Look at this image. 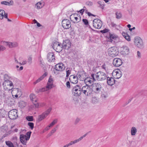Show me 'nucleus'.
<instances>
[{
    "instance_id": "nucleus-12",
    "label": "nucleus",
    "mask_w": 147,
    "mask_h": 147,
    "mask_svg": "<svg viewBox=\"0 0 147 147\" xmlns=\"http://www.w3.org/2000/svg\"><path fill=\"white\" fill-rule=\"evenodd\" d=\"M122 61L120 58H116L113 60V65L115 67H119L122 65Z\"/></svg>"
},
{
    "instance_id": "nucleus-5",
    "label": "nucleus",
    "mask_w": 147,
    "mask_h": 147,
    "mask_svg": "<svg viewBox=\"0 0 147 147\" xmlns=\"http://www.w3.org/2000/svg\"><path fill=\"white\" fill-rule=\"evenodd\" d=\"M116 48L115 47H112L109 48L108 50V52L109 55L114 57L117 56L119 53L118 51H116Z\"/></svg>"
},
{
    "instance_id": "nucleus-37",
    "label": "nucleus",
    "mask_w": 147,
    "mask_h": 147,
    "mask_svg": "<svg viewBox=\"0 0 147 147\" xmlns=\"http://www.w3.org/2000/svg\"><path fill=\"white\" fill-rule=\"evenodd\" d=\"M0 130L3 132H5L7 131V127L6 125H4L1 127Z\"/></svg>"
},
{
    "instance_id": "nucleus-15",
    "label": "nucleus",
    "mask_w": 147,
    "mask_h": 147,
    "mask_svg": "<svg viewBox=\"0 0 147 147\" xmlns=\"http://www.w3.org/2000/svg\"><path fill=\"white\" fill-rule=\"evenodd\" d=\"M3 44L5 45L8 46L9 47L11 48L16 47L18 46V44L16 42H11L4 41Z\"/></svg>"
},
{
    "instance_id": "nucleus-56",
    "label": "nucleus",
    "mask_w": 147,
    "mask_h": 147,
    "mask_svg": "<svg viewBox=\"0 0 147 147\" xmlns=\"http://www.w3.org/2000/svg\"><path fill=\"white\" fill-rule=\"evenodd\" d=\"M66 85L67 88H70V84L69 81L67 82Z\"/></svg>"
},
{
    "instance_id": "nucleus-31",
    "label": "nucleus",
    "mask_w": 147,
    "mask_h": 147,
    "mask_svg": "<svg viewBox=\"0 0 147 147\" xmlns=\"http://www.w3.org/2000/svg\"><path fill=\"white\" fill-rule=\"evenodd\" d=\"M43 6V5L41 3L38 2L36 3L35 5V7L38 9L41 8Z\"/></svg>"
},
{
    "instance_id": "nucleus-53",
    "label": "nucleus",
    "mask_w": 147,
    "mask_h": 147,
    "mask_svg": "<svg viewBox=\"0 0 147 147\" xmlns=\"http://www.w3.org/2000/svg\"><path fill=\"white\" fill-rule=\"evenodd\" d=\"M47 89L46 87H44L43 88H42L39 89V91L40 92H43L47 90Z\"/></svg>"
},
{
    "instance_id": "nucleus-58",
    "label": "nucleus",
    "mask_w": 147,
    "mask_h": 147,
    "mask_svg": "<svg viewBox=\"0 0 147 147\" xmlns=\"http://www.w3.org/2000/svg\"><path fill=\"white\" fill-rule=\"evenodd\" d=\"M67 144L69 146H70L74 144V143L73 141H71L69 142V143Z\"/></svg>"
},
{
    "instance_id": "nucleus-13",
    "label": "nucleus",
    "mask_w": 147,
    "mask_h": 147,
    "mask_svg": "<svg viewBox=\"0 0 147 147\" xmlns=\"http://www.w3.org/2000/svg\"><path fill=\"white\" fill-rule=\"evenodd\" d=\"M65 67L64 64L62 63H59L56 64L55 66V69L57 71H62L64 70Z\"/></svg>"
},
{
    "instance_id": "nucleus-20",
    "label": "nucleus",
    "mask_w": 147,
    "mask_h": 147,
    "mask_svg": "<svg viewBox=\"0 0 147 147\" xmlns=\"http://www.w3.org/2000/svg\"><path fill=\"white\" fill-rule=\"evenodd\" d=\"M47 58L48 61L50 62H52L54 60L55 56L53 52L49 53L47 56Z\"/></svg>"
},
{
    "instance_id": "nucleus-60",
    "label": "nucleus",
    "mask_w": 147,
    "mask_h": 147,
    "mask_svg": "<svg viewBox=\"0 0 147 147\" xmlns=\"http://www.w3.org/2000/svg\"><path fill=\"white\" fill-rule=\"evenodd\" d=\"M84 8H86L85 7H83V9L80 10L79 12H80V13H81L82 14L84 12Z\"/></svg>"
},
{
    "instance_id": "nucleus-26",
    "label": "nucleus",
    "mask_w": 147,
    "mask_h": 147,
    "mask_svg": "<svg viewBox=\"0 0 147 147\" xmlns=\"http://www.w3.org/2000/svg\"><path fill=\"white\" fill-rule=\"evenodd\" d=\"M79 16V15L78 14L75 13V14H73V15L71 16V17H70V18H74L75 19V20L76 21L75 22H74V21L73 22H74V23L78 22L79 21H77L78 19V18L77 16Z\"/></svg>"
},
{
    "instance_id": "nucleus-35",
    "label": "nucleus",
    "mask_w": 147,
    "mask_h": 147,
    "mask_svg": "<svg viewBox=\"0 0 147 147\" xmlns=\"http://www.w3.org/2000/svg\"><path fill=\"white\" fill-rule=\"evenodd\" d=\"M57 121L58 120L57 119H54L53 121L49 125V127H51L57 123Z\"/></svg>"
},
{
    "instance_id": "nucleus-43",
    "label": "nucleus",
    "mask_w": 147,
    "mask_h": 147,
    "mask_svg": "<svg viewBox=\"0 0 147 147\" xmlns=\"http://www.w3.org/2000/svg\"><path fill=\"white\" fill-rule=\"evenodd\" d=\"M100 5V7L102 9L104 8V5L102 3L104 2L101 1H98L97 2Z\"/></svg>"
},
{
    "instance_id": "nucleus-47",
    "label": "nucleus",
    "mask_w": 147,
    "mask_h": 147,
    "mask_svg": "<svg viewBox=\"0 0 147 147\" xmlns=\"http://www.w3.org/2000/svg\"><path fill=\"white\" fill-rule=\"evenodd\" d=\"M82 21L84 23V24L86 25H87L88 24V20L86 19H83L82 20Z\"/></svg>"
},
{
    "instance_id": "nucleus-54",
    "label": "nucleus",
    "mask_w": 147,
    "mask_h": 147,
    "mask_svg": "<svg viewBox=\"0 0 147 147\" xmlns=\"http://www.w3.org/2000/svg\"><path fill=\"white\" fill-rule=\"evenodd\" d=\"M109 31V30L108 29H105L101 31V32L102 33H106Z\"/></svg>"
},
{
    "instance_id": "nucleus-44",
    "label": "nucleus",
    "mask_w": 147,
    "mask_h": 147,
    "mask_svg": "<svg viewBox=\"0 0 147 147\" xmlns=\"http://www.w3.org/2000/svg\"><path fill=\"white\" fill-rule=\"evenodd\" d=\"M16 90L17 91V94L19 95L20 97L22 95L21 90L18 88H16Z\"/></svg>"
},
{
    "instance_id": "nucleus-29",
    "label": "nucleus",
    "mask_w": 147,
    "mask_h": 147,
    "mask_svg": "<svg viewBox=\"0 0 147 147\" xmlns=\"http://www.w3.org/2000/svg\"><path fill=\"white\" fill-rule=\"evenodd\" d=\"M84 81L86 83H89V84H91L93 82V81L92 80V78L90 77L86 78L85 79Z\"/></svg>"
},
{
    "instance_id": "nucleus-11",
    "label": "nucleus",
    "mask_w": 147,
    "mask_h": 147,
    "mask_svg": "<svg viewBox=\"0 0 147 147\" xmlns=\"http://www.w3.org/2000/svg\"><path fill=\"white\" fill-rule=\"evenodd\" d=\"M3 85L5 88L6 87L8 90H11L13 87V83L10 80L7 82L4 81L3 83Z\"/></svg>"
},
{
    "instance_id": "nucleus-39",
    "label": "nucleus",
    "mask_w": 147,
    "mask_h": 147,
    "mask_svg": "<svg viewBox=\"0 0 147 147\" xmlns=\"http://www.w3.org/2000/svg\"><path fill=\"white\" fill-rule=\"evenodd\" d=\"M59 43V42H54L53 44V48L55 50L56 49H57V45H58Z\"/></svg>"
},
{
    "instance_id": "nucleus-45",
    "label": "nucleus",
    "mask_w": 147,
    "mask_h": 147,
    "mask_svg": "<svg viewBox=\"0 0 147 147\" xmlns=\"http://www.w3.org/2000/svg\"><path fill=\"white\" fill-rule=\"evenodd\" d=\"M87 91V95H88V93L90 94L91 92V88L88 86V88L86 90Z\"/></svg>"
},
{
    "instance_id": "nucleus-8",
    "label": "nucleus",
    "mask_w": 147,
    "mask_h": 147,
    "mask_svg": "<svg viewBox=\"0 0 147 147\" xmlns=\"http://www.w3.org/2000/svg\"><path fill=\"white\" fill-rule=\"evenodd\" d=\"M72 91L74 93V95L76 96H80L82 93V89L80 86L76 85L72 89Z\"/></svg>"
},
{
    "instance_id": "nucleus-30",
    "label": "nucleus",
    "mask_w": 147,
    "mask_h": 147,
    "mask_svg": "<svg viewBox=\"0 0 147 147\" xmlns=\"http://www.w3.org/2000/svg\"><path fill=\"white\" fill-rule=\"evenodd\" d=\"M46 117L45 116V115L43 113H42L41 115L38 116V121H40Z\"/></svg>"
},
{
    "instance_id": "nucleus-59",
    "label": "nucleus",
    "mask_w": 147,
    "mask_h": 147,
    "mask_svg": "<svg viewBox=\"0 0 147 147\" xmlns=\"http://www.w3.org/2000/svg\"><path fill=\"white\" fill-rule=\"evenodd\" d=\"M40 65L41 67L43 68L45 66L44 63H43L41 61H40Z\"/></svg>"
},
{
    "instance_id": "nucleus-48",
    "label": "nucleus",
    "mask_w": 147,
    "mask_h": 147,
    "mask_svg": "<svg viewBox=\"0 0 147 147\" xmlns=\"http://www.w3.org/2000/svg\"><path fill=\"white\" fill-rule=\"evenodd\" d=\"M1 4L5 5H9V2L6 1H3L1 2Z\"/></svg>"
},
{
    "instance_id": "nucleus-1",
    "label": "nucleus",
    "mask_w": 147,
    "mask_h": 147,
    "mask_svg": "<svg viewBox=\"0 0 147 147\" xmlns=\"http://www.w3.org/2000/svg\"><path fill=\"white\" fill-rule=\"evenodd\" d=\"M30 97L31 100L32 102L35 105L36 108H38L40 107H42L45 105L44 103H38L37 102V99L35 95L33 94H31L30 95Z\"/></svg>"
},
{
    "instance_id": "nucleus-4",
    "label": "nucleus",
    "mask_w": 147,
    "mask_h": 147,
    "mask_svg": "<svg viewBox=\"0 0 147 147\" xmlns=\"http://www.w3.org/2000/svg\"><path fill=\"white\" fill-rule=\"evenodd\" d=\"M92 90L95 93L98 94L101 91L102 86L100 83H94L91 86Z\"/></svg>"
},
{
    "instance_id": "nucleus-34",
    "label": "nucleus",
    "mask_w": 147,
    "mask_h": 147,
    "mask_svg": "<svg viewBox=\"0 0 147 147\" xmlns=\"http://www.w3.org/2000/svg\"><path fill=\"white\" fill-rule=\"evenodd\" d=\"M4 81H6V82L9 81V80L11 79L10 77L7 74H5L4 75Z\"/></svg>"
},
{
    "instance_id": "nucleus-6",
    "label": "nucleus",
    "mask_w": 147,
    "mask_h": 147,
    "mask_svg": "<svg viewBox=\"0 0 147 147\" xmlns=\"http://www.w3.org/2000/svg\"><path fill=\"white\" fill-rule=\"evenodd\" d=\"M8 117L11 119L14 120L18 117L17 110L16 109L10 110L8 113Z\"/></svg>"
},
{
    "instance_id": "nucleus-51",
    "label": "nucleus",
    "mask_w": 147,
    "mask_h": 147,
    "mask_svg": "<svg viewBox=\"0 0 147 147\" xmlns=\"http://www.w3.org/2000/svg\"><path fill=\"white\" fill-rule=\"evenodd\" d=\"M109 37L113 40H115L116 38V36L113 34H110Z\"/></svg>"
},
{
    "instance_id": "nucleus-18",
    "label": "nucleus",
    "mask_w": 147,
    "mask_h": 147,
    "mask_svg": "<svg viewBox=\"0 0 147 147\" xmlns=\"http://www.w3.org/2000/svg\"><path fill=\"white\" fill-rule=\"evenodd\" d=\"M20 140L22 143L25 145L26 144L27 141L29 140L27 139L26 135L24 134H21L20 136Z\"/></svg>"
},
{
    "instance_id": "nucleus-32",
    "label": "nucleus",
    "mask_w": 147,
    "mask_h": 147,
    "mask_svg": "<svg viewBox=\"0 0 147 147\" xmlns=\"http://www.w3.org/2000/svg\"><path fill=\"white\" fill-rule=\"evenodd\" d=\"M52 110V108H49L47 111H46L45 112L43 113L44 115H45V116L46 117L49 114L51 111Z\"/></svg>"
},
{
    "instance_id": "nucleus-33",
    "label": "nucleus",
    "mask_w": 147,
    "mask_h": 147,
    "mask_svg": "<svg viewBox=\"0 0 147 147\" xmlns=\"http://www.w3.org/2000/svg\"><path fill=\"white\" fill-rule=\"evenodd\" d=\"M116 18L117 19H120L122 17V15L120 12L117 11L115 13Z\"/></svg>"
},
{
    "instance_id": "nucleus-42",
    "label": "nucleus",
    "mask_w": 147,
    "mask_h": 147,
    "mask_svg": "<svg viewBox=\"0 0 147 147\" xmlns=\"http://www.w3.org/2000/svg\"><path fill=\"white\" fill-rule=\"evenodd\" d=\"M28 125L29 126V127L31 129H33L34 127V124L32 122H29L28 123Z\"/></svg>"
},
{
    "instance_id": "nucleus-40",
    "label": "nucleus",
    "mask_w": 147,
    "mask_h": 147,
    "mask_svg": "<svg viewBox=\"0 0 147 147\" xmlns=\"http://www.w3.org/2000/svg\"><path fill=\"white\" fill-rule=\"evenodd\" d=\"M26 119L28 121H32L33 120L32 116H28L26 117Z\"/></svg>"
},
{
    "instance_id": "nucleus-64",
    "label": "nucleus",
    "mask_w": 147,
    "mask_h": 147,
    "mask_svg": "<svg viewBox=\"0 0 147 147\" xmlns=\"http://www.w3.org/2000/svg\"><path fill=\"white\" fill-rule=\"evenodd\" d=\"M111 26L113 27H116V26H117V25H116V24H114L113 22H112L111 24Z\"/></svg>"
},
{
    "instance_id": "nucleus-46",
    "label": "nucleus",
    "mask_w": 147,
    "mask_h": 147,
    "mask_svg": "<svg viewBox=\"0 0 147 147\" xmlns=\"http://www.w3.org/2000/svg\"><path fill=\"white\" fill-rule=\"evenodd\" d=\"M31 133V131L28 132L26 133L25 135H26V136L27 137V139H29L30 137Z\"/></svg>"
},
{
    "instance_id": "nucleus-52",
    "label": "nucleus",
    "mask_w": 147,
    "mask_h": 147,
    "mask_svg": "<svg viewBox=\"0 0 147 147\" xmlns=\"http://www.w3.org/2000/svg\"><path fill=\"white\" fill-rule=\"evenodd\" d=\"M80 121V118H77L75 120L74 122L75 124H77Z\"/></svg>"
},
{
    "instance_id": "nucleus-61",
    "label": "nucleus",
    "mask_w": 147,
    "mask_h": 147,
    "mask_svg": "<svg viewBox=\"0 0 147 147\" xmlns=\"http://www.w3.org/2000/svg\"><path fill=\"white\" fill-rule=\"evenodd\" d=\"M122 35L125 38V37H127V35L128 34L127 33L124 32H123L122 33Z\"/></svg>"
},
{
    "instance_id": "nucleus-38",
    "label": "nucleus",
    "mask_w": 147,
    "mask_h": 147,
    "mask_svg": "<svg viewBox=\"0 0 147 147\" xmlns=\"http://www.w3.org/2000/svg\"><path fill=\"white\" fill-rule=\"evenodd\" d=\"M5 111L3 109H0V117H5Z\"/></svg>"
},
{
    "instance_id": "nucleus-3",
    "label": "nucleus",
    "mask_w": 147,
    "mask_h": 147,
    "mask_svg": "<svg viewBox=\"0 0 147 147\" xmlns=\"http://www.w3.org/2000/svg\"><path fill=\"white\" fill-rule=\"evenodd\" d=\"M96 78L99 81H102L105 80L107 78L106 74L104 72L99 71L96 73Z\"/></svg>"
},
{
    "instance_id": "nucleus-22",
    "label": "nucleus",
    "mask_w": 147,
    "mask_h": 147,
    "mask_svg": "<svg viewBox=\"0 0 147 147\" xmlns=\"http://www.w3.org/2000/svg\"><path fill=\"white\" fill-rule=\"evenodd\" d=\"M48 74V73L47 72H45L43 75L40 76L38 79L34 82V84H35L37 83L40 82L43 78L46 77Z\"/></svg>"
},
{
    "instance_id": "nucleus-10",
    "label": "nucleus",
    "mask_w": 147,
    "mask_h": 147,
    "mask_svg": "<svg viewBox=\"0 0 147 147\" xmlns=\"http://www.w3.org/2000/svg\"><path fill=\"white\" fill-rule=\"evenodd\" d=\"M121 54L124 56L128 55L130 53L129 47L126 46H123L121 48Z\"/></svg>"
},
{
    "instance_id": "nucleus-28",
    "label": "nucleus",
    "mask_w": 147,
    "mask_h": 147,
    "mask_svg": "<svg viewBox=\"0 0 147 147\" xmlns=\"http://www.w3.org/2000/svg\"><path fill=\"white\" fill-rule=\"evenodd\" d=\"M63 48L62 47V45L59 43L58 45H57V47L55 50V51L57 52H59L62 50V49Z\"/></svg>"
},
{
    "instance_id": "nucleus-19",
    "label": "nucleus",
    "mask_w": 147,
    "mask_h": 147,
    "mask_svg": "<svg viewBox=\"0 0 147 147\" xmlns=\"http://www.w3.org/2000/svg\"><path fill=\"white\" fill-rule=\"evenodd\" d=\"M107 82L108 85L111 86L115 84V80L114 78L112 77H107Z\"/></svg>"
},
{
    "instance_id": "nucleus-55",
    "label": "nucleus",
    "mask_w": 147,
    "mask_h": 147,
    "mask_svg": "<svg viewBox=\"0 0 147 147\" xmlns=\"http://www.w3.org/2000/svg\"><path fill=\"white\" fill-rule=\"evenodd\" d=\"M91 77L92 78V80L94 81H95L96 80V78H95V74H92L91 75Z\"/></svg>"
},
{
    "instance_id": "nucleus-23",
    "label": "nucleus",
    "mask_w": 147,
    "mask_h": 147,
    "mask_svg": "<svg viewBox=\"0 0 147 147\" xmlns=\"http://www.w3.org/2000/svg\"><path fill=\"white\" fill-rule=\"evenodd\" d=\"M115 78L117 79H119L122 76V73L120 70H118V71L115 72Z\"/></svg>"
},
{
    "instance_id": "nucleus-9",
    "label": "nucleus",
    "mask_w": 147,
    "mask_h": 147,
    "mask_svg": "<svg viewBox=\"0 0 147 147\" xmlns=\"http://www.w3.org/2000/svg\"><path fill=\"white\" fill-rule=\"evenodd\" d=\"M62 26L65 29H68L71 26L70 21L68 19H64L61 22Z\"/></svg>"
},
{
    "instance_id": "nucleus-41",
    "label": "nucleus",
    "mask_w": 147,
    "mask_h": 147,
    "mask_svg": "<svg viewBox=\"0 0 147 147\" xmlns=\"http://www.w3.org/2000/svg\"><path fill=\"white\" fill-rule=\"evenodd\" d=\"M53 85V84H52V83H47V86H46V88L47 90L51 88H52Z\"/></svg>"
},
{
    "instance_id": "nucleus-2",
    "label": "nucleus",
    "mask_w": 147,
    "mask_h": 147,
    "mask_svg": "<svg viewBox=\"0 0 147 147\" xmlns=\"http://www.w3.org/2000/svg\"><path fill=\"white\" fill-rule=\"evenodd\" d=\"M134 45L139 48L142 49L144 47L143 41L139 37H136L134 38Z\"/></svg>"
},
{
    "instance_id": "nucleus-27",
    "label": "nucleus",
    "mask_w": 147,
    "mask_h": 147,
    "mask_svg": "<svg viewBox=\"0 0 147 147\" xmlns=\"http://www.w3.org/2000/svg\"><path fill=\"white\" fill-rule=\"evenodd\" d=\"M88 133H86L84 135L82 136H81V137H80L79 138H78L77 139H76V140H74L73 141L74 142V144H75L77 143H78V142H79L81 140L84 138L85 136H86L87 135Z\"/></svg>"
},
{
    "instance_id": "nucleus-21",
    "label": "nucleus",
    "mask_w": 147,
    "mask_h": 147,
    "mask_svg": "<svg viewBox=\"0 0 147 147\" xmlns=\"http://www.w3.org/2000/svg\"><path fill=\"white\" fill-rule=\"evenodd\" d=\"M7 13H5L3 10H0V19H3L4 17L5 18H7Z\"/></svg>"
},
{
    "instance_id": "nucleus-49",
    "label": "nucleus",
    "mask_w": 147,
    "mask_h": 147,
    "mask_svg": "<svg viewBox=\"0 0 147 147\" xmlns=\"http://www.w3.org/2000/svg\"><path fill=\"white\" fill-rule=\"evenodd\" d=\"M6 49V48L3 46L0 45V51H3Z\"/></svg>"
},
{
    "instance_id": "nucleus-36",
    "label": "nucleus",
    "mask_w": 147,
    "mask_h": 147,
    "mask_svg": "<svg viewBox=\"0 0 147 147\" xmlns=\"http://www.w3.org/2000/svg\"><path fill=\"white\" fill-rule=\"evenodd\" d=\"M5 143L6 145L9 147H14L13 144L10 141H6Z\"/></svg>"
},
{
    "instance_id": "nucleus-62",
    "label": "nucleus",
    "mask_w": 147,
    "mask_h": 147,
    "mask_svg": "<svg viewBox=\"0 0 147 147\" xmlns=\"http://www.w3.org/2000/svg\"><path fill=\"white\" fill-rule=\"evenodd\" d=\"M67 69H66V75L69 76L71 74V71L69 70H67Z\"/></svg>"
},
{
    "instance_id": "nucleus-50",
    "label": "nucleus",
    "mask_w": 147,
    "mask_h": 147,
    "mask_svg": "<svg viewBox=\"0 0 147 147\" xmlns=\"http://www.w3.org/2000/svg\"><path fill=\"white\" fill-rule=\"evenodd\" d=\"M86 4L89 6H91L93 5V3L91 1H88L86 3Z\"/></svg>"
},
{
    "instance_id": "nucleus-63",
    "label": "nucleus",
    "mask_w": 147,
    "mask_h": 147,
    "mask_svg": "<svg viewBox=\"0 0 147 147\" xmlns=\"http://www.w3.org/2000/svg\"><path fill=\"white\" fill-rule=\"evenodd\" d=\"M125 38L128 41H130V36L128 34L127 36V37H125Z\"/></svg>"
},
{
    "instance_id": "nucleus-14",
    "label": "nucleus",
    "mask_w": 147,
    "mask_h": 147,
    "mask_svg": "<svg viewBox=\"0 0 147 147\" xmlns=\"http://www.w3.org/2000/svg\"><path fill=\"white\" fill-rule=\"evenodd\" d=\"M62 45L63 48L65 49H68L71 47V43L68 39L63 40Z\"/></svg>"
},
{
    "instance_id": "nucleus-24",
    "label": "nucleus",
    "mask_w": 147,
    "mask_h": 147,
    "mask_svg": "<svg viewBox=\"0 0 147 147\" xmlns=\"http://www.w3.org/2000/svg\"><path fill=\"white\" fill-rule=\"evenodd\" d=\"M137 132V129L136 127H132L131 129V133L132 136H135Z\"/></svg>"
},
{
    "instance_id": "nucleus-25",
    "label": "nucleus",
    "mask_w": 147,
    "mask_h": 147,
    "mask_svg": "<svg viewBox=\"0 0 147 147\" xmlns=\"http://www.w3.org/2000/svg\"><path fill=\"white\" fill-rule=\"evenodd\" d=\"M108 96V93L104 91L102 92L101 94V97L102 99H105L106 98H107Z\"/></svg>"
},
{
    "instance_id": "nucleus-16",
    "label": "nucleus",
    "mask_w": 147,
    "mask_h": 147,
    "mask_svg": "<svg viewBox=\"0 0 147 147\" xmlns=\"http://www.w3.org/2000/svg\"><path fill=\"white\" fill-rule=\"evenodd\" d=\"M69 80L71 83L74 84H76L78 82V77L74 75H71L70 76Z\"/></svg>"
},
{
    "instance_id": "nucleus-17",
    "label": "nucleus",
    "mask_w": 147,
    "mask_h": 147,
    "mask_svg": "<svg viewBox=\"0 0 147 147\" xmlns=\"http://www.w3.org/2000/svg\"><path fill=\"white\" fill-rule=\"evenodd\" d=\"M13 99L12 98L11 96H8L5 98V101L6 103L10 105L13 104Z\"/></svg>"
},
{
    "instance_id": "nucleus-7",
    "label": "nucleus",
    "mask_w": 147,
    "mask_h": 147,
    "mask_svg": "<svg viewBox=\"0 0 147 147\" xmlns=\"http://www.w3.org/2000/svg\"><path fill=\"white\" fill-rule=\"evenodd\" d=\"M93 26L96 28L99 29L102 26V22L98 19H95L93 21Z\"/></svg>"
},
{
    "instance_id": "nucleus-57",
    "label": "nucleus",
    "mask_w": 147,
    "mask_h": 147,
    "mask_svg": "<svg viewBox=\"0 0 147 147\" xmlns=\"http://www.w3.org/2000/svg\"><path fill=\"white\" fill-rule=\"evenodd\" d=\"M88 86L86 85V86H83L81 88L82 90H86L88 87Z\"/></svg>"
}]
</instances>
